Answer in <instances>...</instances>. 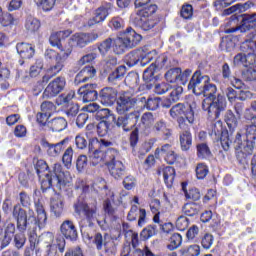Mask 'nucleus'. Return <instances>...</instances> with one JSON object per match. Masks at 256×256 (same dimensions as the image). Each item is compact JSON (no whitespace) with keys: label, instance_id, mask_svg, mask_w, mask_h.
I'll return each mask as SVG.
<instances>
[{"label":"nucleus","instance_id":"f257e3e1","mask_svg":"<svg viewBox=\"0 0 256 256\" xmlns=\"http://www.w3.org/2000/svg\"><path fill=\"white\" fill-rule=\"evenodd\" d=\"M19 202L15 204L12 209V217L16 221V227L18 231H27L31 225L35 227H39V229H43L47 225V212H45V208L41 202H36V213L37 217H35V212L33 210H29L27 214V210L24 208L31 207V196L27 194V192L22 191L18 196Z\"/></svg>","mask_w":256,"mask_h":256},{"label":"nucleus","instance_id":"f03ea898","mask_svg":"<svg viewBox=\"0 0 256 256\" xmlns=\"http://www.w3.org/2000/svg\"><path fill=\"white\" fill-rule=\"evenodd\" d=\"M35 170L41 182L43 191L53 189L54 191H62L67 187V178L61 164L56 163L53 170L49 171V165L45 160H38L35 164Z\"/></svg>","mask_w":256,"mask_h":256},{"label":"nucleus","instance_id":"7ed1b4c3","mask_svg":"<svg viewBox=\"0 0 256 256\" xmlns=\"http://www.w3.org/2000/svg\"><path fill=\"white\" fill-rule=\"evenodd\" d=\"M116 111L118 118L111 113L107 108L99 109L96 113V119L108 121V123H115L116 127L124 131H129V93L121 92L117 99Z\"/></svg>","mask_w":256,"mask_h":256},{"label":"nucleus","instance_id":"20e7f679","mask_svg":"<svg viewBox=\"0 0 256 256\" xmlns=\"http://www.w3.org/2000/svg\"><path fill=\"white\" fill-rule=\"evenodd\" d=\"M201 95L206 97L202 101L203 111H207L208 119L210 121H216L227 107L225 97L221 94L217 95V85L211 83V80L204 84Z\"/></svg>","mask_w":256,"mask_h":256},{"label":"nucleus","instance_id":"39448f33","mask_svg":"<svg viewBox=\"0 0 256 256\" xmlns=\"http://www.w3.org/2000/svg\"><path fill=\"white\" fill-rule=\"evenodd\" d=\"M113 48L116 55H123L129 47V27L125 31L118 33L117 38H107L102 41L98 46V50L101 55H107L109 51Z\"/></svg>","mask_w":256,"mask_h":256},{"label":"nucleus","instance_id":"423d86ee","mask_svg":"<svg viewBox=\"0 0 256 256\" xmlns=\"http://www.w3.org/2000/svg\"><path fill=\"white\" fill-rule=\"evenodd\" d=\"M139 57H142L140 62L142 67H145L147 63H151V61L155 59V62H153L152 65H154L156 71L163 69L165 63H167V56L164 54L157 56V51L155 50H152L145 55L141 54V50H134L130 52L129 67H135L140 61Z\"/></svg>","mask_w":256,"mask_h":256},{"label":"nucleus","instance_id":"0eeeda50","mask_svg":"<svg viewBox=\"0 0 256 256\" xmlns=\"http://www.w3.org/2000/svg\"><path fill=\"white\" fill-rule=\"evenodd\" d=\"M170 117L177 119L180 129H185V122L188 121L190 125L195 123V112L191 104L178 103L169 110Z\"/></svg>","mask_w":256,"mask_h":256},{"label":"nucleus","instance_id":"6e6552de","mask_svg":"<svg viewBox=\"0 0 256 256\" xmlns=\"http://www.w3.org/2000/svg\"><path fill=\"white\" fill-rule=\"evenodd\" d=\"M74 211L77 215H81V213H83L88 223V227H93V224L97 221L99 227H101V229H105V221L97 220V200H94L93 204H87L78 200L74 204Z\"/></svg>","mask_w":256,"mask_h":256},{"label":"nucleus","instance_id":"1a4fd4ad","mask_svg":"<svg viewBox=\"0 0 256 256\" xmlns=\"http://www.w3.org/2000/svg\"><path fill=\"white\" fill-rule=\"evenodd\" d=\"M256 140V125H250L246 127V143L241 142V133L236 135L235 143H237L240 151L244 155H251L253 153V145Z\"/></svg>","mask_w":256,"mask_h":256},{"label":"nucleus","instance_id":"9d476101","mask_svg":"<svg viewBox=\"0 0 256 256\" xmlns=\"http://www.w3.org/2000/svg\"><path fill=\"white\" fill-rule=\"evenodd\" d=\"M155 13H157V5H150L146 9L137 11L139 25L144 31H151L157 25V20L153 19Z\"/></svg>","mask_w":256,"mask_h":256},{"label":"nucleus","instance_id":"9b49d317","mask_svg":"<svg viewBox=\"0 0 256 256\" xmlns=\"http://www.w3.org/2000/svg\"><path fill=\"white\" fill-rule=\"evenodd\" d=\"M90 152V159L92 165L95 167L99 165V163H105L107 165L108 161L110 159H115L117 157L118 153L117 150L114 148H108L107 150H100V149H94L89 150Z\"/></svg>","mask_w":256,"mask_h":256},{"label":"nucleus","instance_id":"f8f14e48","mask_svg":"<svg viewBox=\"0 0 256 256\" xmlns=\"http://www.w3.org/2000/svg\"><path fill=\"white\" fill-rule=\"evenodd\" d=\"M67 85V80L63 76H58L52 80L43 92V99H52V97H57L59 93L64 91Z\"/></svg>","mask_w":256,"mask_h":256},{"label":"nucleus","instance_id":"ddd939ff","mask_svg":"<svg viewBox=\"0 0 256 256\" xmlns=\"http://www.w3.org/2000/svg\"><path fill=\"white\" fill-rule=\"evenodd\" d=\"M107 234H101V233H96L94 235L93 243L97 249V251H103L106 253L108 256H115V253H117V248H115V245L113 243L109 244L107 242Z\"/></svg>","mask_w":256,"mask_h":256},{"label":"nucleus","instance_id":"4468645a","mask_svg":"<svg viewBox=\"0 0 256 256\" xmlns=\"http://www.w3.org/2000/svg\"><path fill=\"white\" fill-rule=\"evenodd\" d=\"M208 81H211L209 76L201 74V71H196L188 84V89L195 95H201V92Z\"/></svg>","mask_w":256,"mask_h":256},{"label":"nucleus","instance_id":"2eb2a0df","mask_svg":"<svg viewBox=\"0 0 256 256\" xmlns=\"http://www.w3.org/2000/svg\"><path fill=\"white\" fill-rule=\"evenodd\" d=\"M60 231L63 237L68 241H77V239H79V232L73 220H64L60 225Z\"/></svg>","mask_w":256,"mask_h":256},{"label":"nucleus","instance_id":"dca6fc26","mask_svg":"<svg viewBox=\"0 0 256 256\" xmlns=\"http://www.w3.org/2000/svg\"><path fill=\"white\" fill-rule=\"evenodd\" d=\"M97 39H99V34L95 32L76 33L72 36L73 43H75L76 47H79V49L87 47V45L97 41Z\"/></svg>","mask_w":256,"mask_h":256},{"label":"nucleus","instance_id":"f3484780","mask_svg":"<svg viewBox=\"0 0 256 256\" xmlns=\"http://www.w3.org/2000/svg\"><path fill=\"white\" fill-rule=\"evenodd\" d=\"M78 95H80L84 103L97 101V97H99V93L97 92V84H85L78 89Z\"/></svg>","mask_w":256,"mask_h":256},{"label":"nucleus","instance_id":"a211bd4d","mask_svg":"<svg viewBox=\"0 0 256 256\" xmlns=\"http://www.w3.org/2000/svg\"><path fill=\"white\" fill-rule=\"evenodd\" d=\"M16 51L19 57H21V59L18 61L19 65H25V60L33 59V56L35 55V47L25 42L17 43Z\"/></svg>","mask_w":256,"mask_h":256},{"label":"nucleus","instance_id":"6ab92c4d","mask_svg":"<svg viewBox=\"0 0 256 256\" xmlns=\"http://www.w3.org/2000/svg\"><path fill=\"white\" fill-rule=\"evenodd\" d=\"M69 35H71L70 30L54 32L51 34V36L49 38V42L52 45V47H57V49H59V51L73 49L71 47H67V46L63 45V41H65V39H67V37H69Z\"/></svg>","mask_w":256,"mask_h":256},{"label":"nucleus","instance_id":"aec40b11","mask_svg":"<svg viewBox=\"0 0 256 256\" xmlns=\"http://www.w3.org/2000/svg\"><path fill=\"white\" fill-rule=\"evenodd\" d=\"M130 107H134V105H137L138 103H145L144 107L148 109V111H156V109H159V105L161 103V98L154 97V98H130Z\"/></svg>","mask_w":256,"mask_h":256},{"label":"nucleus","instance_id":"412c9836","mask_svg":"<svg viewBox=\"0 0 256 256\" xmlns=\"http://www.w3.org/2000/svg\"><path fill=\"white\" fill-rule=\"evenodd\" d=\"M50 211L54 214V217L60 218L63 216V211H65V200L60 194H56L50 200Z\"/></svg>","mask_w":256,"mask_h":256},{"label":"nucleus","instance_id":"4be33fe9","mask_svg":"<svg viewBox=\"0 0 256 256\" xmlns=\"http://www.w3.org/2000/svg\"><path fill=\"white\" fill-rule=\"evenodd\" d=\"M109 11H111V4L109 3L97 8L95 16L88 21L89 27H93V25H97V23H103V21L109 17Z\"/></svg>","mask_w":256,"mask_h":256},{"label":"nucleus","instance_id":"5701e85b","mask_svg":"<svg viewBox=\"0 0 256 256\" xmlns=\"http://www.w3.org/2000/svg\"><path fill=\"white\" fill-rule=\"evenodd\" d=\"M106 165L114 179H121L125 175V166L122 161L115 160L114 158L110 159Z\"/></svg>","mask_w":256,"mask_h":256},{"label":"nucleus","instance_id":"b1692460","mask_svg":"<svg viewBox=\"0 0 256 256\" xmlns=\"http://www.w3.org/2000/svg\"><path fill=\"white\" fill-rule=\"evenodd\" d=\"M155 155H162L168 165H173V163L177 161V155L175 154L171 144H165L161 147V149H156Z\"/></svg>","mask_w":256,"mask_h":256},{"label":"nucleus","instance_id":"393cba45","mask_svg":"<svg viewBox=\"0 0 256 256\" xmlns=\"http://www.w3.org/2000/svg\"><path fill=\"white\" fill-rule=\"evenodd\" d=\"M103 105H113L117 101V90L111 87L103 88L99 93Z\"/></svg>","mask_w":256,"mask_h":256},{"label":"nucleus","instance_id":"a878e982","mask_svg":"<svg viewBox=\"0 0 256 256\" xmlns=\"http://www.w3.org/2000/svg\"><path fill=\"white\" fill-rule=\"evenodd\" d=\"M64 61L65 60H56V63L46 70L45 75L42 77V83H49V80L59 75V73L63 71V67H65Z\"/></svg>","mask_w":256,"mask_h":256},{"label":"nucleus","instance_id":"bb28decb","mask_svg":"<svg viewBox=\"0 0 256 256\" xmlns=\"http://www.w3.org/2000/svg\"><path fill=\"white\" fill-rule=\"evenodd\" d=\"M239 19L242 21V27H245L246 29H253L256 27V13L251 15L244 14L243 16L232 15L230 17L231 23H235V21H239Z\"/></svg>","mask_w":256,"mask_h":256},{"label":"nucleus","instance_id":"cd10ccee","mask_svg":"<svg viewBox=\"0 0 256 256\" xmlns=\"http://www.w3.org/2000/svg\"><path fill=\"white\" fill-rule=\"evenodd\" d=\"M71 53H73V49L60 50V52H57L53 49H47L44 55L46 59H55V61H67Z\"/></svg>","mask_w":256,"mask_h":256},{"label":"nucleus","instance_id":"c85d7f7f","mask_svg":"<svg viewBox=\"0 0 256 256\" xmlns=\"http://www.w3.org/2000/svg\"><path fill=\"white\" fill-rule=\"evenodd\" d=\"M157 174L163 175L164 183L167 187L173 185V181H175V168L171 166H161L158 168Z\"/></svg>","mask_w":256,"mask_h":256},{"label":"nucleus","instance_id":"c756f323","mask_svg":"<svg viewBox=\"0 0 256 256\" xmlns=\"http://www.w3.org/2000/svg\"><path fill=\"white\" fill-rule=\"evenodd\" d=\"M13 237H15V224L10 222L4 228V236L2 237V241H1V250L11 245V241H13Z\"/></svg>","mask_w":256,"mask_h":256},{"label":"nucleus","instance_id":"7c9ffc66","mask_svg":"<svg viewBox=\"0 0 256 256\" xmlns=\"http://www.w3.org/2000/svg\"><path fill=\"white\" fill-rule=\"evenodd\" d=\"M48 129L50 131H53L54 133H59L61 131H64V129H67V120L63 117H57L53 118L48 121L47 123Z\"/></svg>","mask_w":256,"mask_h":256},{"label":"nucleus","instance_id":"2f4dec72","mask_svg":"<svg viewBox=\"0 0 256 256\" xmlns=\"http://www.w3.org/2000/svg\"><path fill=\"white\" fill-rule=\"evenodd\" d=\"M180 147L182 151H189L193 145V135L189 130H184L179 134Z\"/></svg>","mask_w":256,"mask_h":256},{"label":"nucleus","instance_id":"473e14b6","mask_svg":"<svg viewBox=\"0 0 256 256\" xmlns=\"http://www.w3.org/2000/svg\"><path fill=\"white\" fill-rule=\"evenodd\" d=\"M125 73H127V67L125 65L118 66L115 71L109 74L108 83H112V85H117V82L121 81V79L125 77Z\"/></svg>","mask_w":256,"mask_h":256},{"label":"nucleus","instance_id":"72a5a7b5","mask_svg":"<svg viewBox=\"0 0 256 256\" xmlns=\"http://www.w3.org/2000/svg\"><path fill=\"white\" fill-rule=\"evenodd\" d=\"M95 145L98 146V149H100V151H105V149L113 147V142L105 139L98 140L97 138H93L89 141V150L93 151V149H95Z\"/></svg>","mask_w":256,"mask_h":256},{"label":"nucleus","instance_id":"f704fd0d","mask_svg":"<svg viewBox=\"0 0 256 256\" xmlns=\"http://www.w3.org/2000/svg\"><path fill=\"white\" fill-rule=\"evenodd\" d=\"M41 27V22L29 15L26 18V22H25V29L28 30L29 33H35V31H39V28Z\"/></svg>","mask_w":256,"mask_h":256},{"label":"nucleus","instance_id":"c9c22d12","mask_svg":"<svg viewBox=\"0 0 256 256\" xmlns=\"http://www.w3.org/2000/svg\"><path fill=\"white\" fill-rule=\"evenodd\" d=\"M253 7V2L248 1L245 2L244 4H236L234 6H231L230 8L225 10L226 15H230V13H243L247 11L248 9H251Z\"/></svg>","mask_w":256,"mask_h":256},{"label":"nucleus","instance_id":"e433bc0d","mask_svg":"<svg viewBox=\"0 0 256 256\" xmlns=\"http://www.w3.org/2000/svg\"><path fill=\"white\" fill-rule=\"evenodd\" d=\"M181 243H183V236L179 233H174L169 239L167 249H169V251H175V249H179V247H181Z\"/></svg>","mask_w":256,"mask_h":256},{"label":"nucleus","instance_id":"4c0bfd02","mask_svg":"<svg viewBox=\"0 0 256 256\" xmlns=\"http://www.w3.org/2000/svg\"><path fill=\"white\" fill-rule=\"evenodd\" d=\"M196 149L197 157L199 159H209V157H211V149H209V145H207V143L197 144Z\"/></svg>","mask_w":256,"mask_h":256},{"label":"nucleus","instance_id":"58836bf2","mask_svg":"<svg viewBox=\"0 0 256 256\" xmlns=\"http://www.w3.org/2000/svg\"><path fill=\"white\" fill-rule=\"evenodd\" d=\"M180 254L183 256H199L201 255V247L199 245H190L180 249Z\"/></svg>","mask_w":256,"mask_h":256},{"label":"nucleus","instance_id":"ea45409f","mask_svg":"<svg viewBox=\"0 0 256 256\" xmlns=\"http://www.w3.org/2000/svg\"><path fill=\"white\" fill-rule=\"evenodd\" d=\"M225 122H226V125L229 127L230 131H235V129H237V125L239 123V121L235 117V114L231 110H228L226 112Z\"/></svg>","mask_w":256,"mask_h":256},{"label":"nucleus","instance_id":"a19ab883","mask_svg":"<svg viewBox=\"0 0 256 256\" xmlns=\"http://www.w3.org/2000/svg\"><path fill=\"white\" fill-rule=\"evenodd\" d=\"M179 75H181V68H172L165 74V79L168 83H179Z\"/></svg>","mask_w":256,"mask_h":256},{"label":"nucleus","instance_id":"79ce46f5","mask_svg":"<svg viewBox=\"0 0 256 256\" xmlns=\"http://www.w3.org/2000/svg\"><path fill=\"white\" fill-rule=\"evenodd\" d=\"M200 206L197 203H186L182 211L185 215L188 217H194V215H197L199 213Z\"/></svg>","mask_w":256,"mask_h":256},{"label":"nucleus","instance_id":"37998d69","mask_svg":"<svg viewBox=\"0 0 256 256\" xmlns=\"http://www.w3.org/2000/svg\"><path fill=\"white\" fill-rule=\"evenodd\" d=\"M153 130L156 131V133H164L167 137H171V129L167 128V122L163 119L154 124Z\"/></svg>","mask_w":256,"mask_h":256},{"label":"nucleus","instance_id":"c03bdc74","mask_svg":"<svg viewBox=\"0 0 256 256\" xmlns=\"http://www.w3.org/2000/svg\"><path fill=\"white\" fill-rule=\"evenodd\" d=\"M131 244L134 250L133 255L134 256H145V251L141 250L139 247V234L132 232L131 236Z\"/></svg>","mask_w":256,"mask_h":256},{"label":"nucleus","instance_id":"a18cd8bd","mask_svg":"<svg viewBox=\"0 0 256 256\" xmlns=\"http://www.w3.org/2000/svg\"><path fill=\"white\" fill-rule=\"evenodd\" d=\"M104 211L105 213H107L110 217H112V224L115 225V221H117L118 217L116 215L117 210H115V208H113V206L111 205V200L106 199L104 201Z\"/></svg>","mask_w":256,"mask_h":256},{"label":"nucleus","instance_id":"49530a36","mask_svg":"<svg viewBox=\"0 0 256 256\" xmlns=\"http://www.w3.org/2000/svg\"><path fill=\"white\" fill-rule=\"evenodd\" d=\"M41 239H42V246L48 247L50 249H57L55 244H53V241H55V236L53 235V233L48 232L46 234H43Z\"/></svg>","mask_w":256,"mask_h":256},{"label":"nucleus","instance_id":"de8ad7c7","mask_svg":"<svg viewBox=\"0 0 256 256\" xmlns=\"http://www.w3.org/2000/svg\"><path fill=\"white\" fill-rule=\"evenodd\" d=\"M55 255H57V248H49L47 246L41 245V247L36 250V256H55Z\"/></svg>","mask_w":256,"mask_h":256},{"label":"nucleus","instance_id":"09e8293b","mask_svg":"<svg viewBox=\"0 0 256 256\" xmlns=\"http://www.w3.org/2000/svg\"><path fill=\"white\" fill-rule=\"evenodd\" d=\"M220 49L229 53L235 49V42L229 37L223 38L220 43Z\"/></svg>","mask_w":256,"mask_h":256},{"label":"nucleus","instance_id":"8fccbe9b","mask_svg":"<svg viewBox=\"0 0 256 256\" xmlns=\"http://www.w3.org/2000/svg\"><path fill=\"white\" fill-rule=\"evenodd\" d=\"M223 133H227V131L223 130V122L221 120L216 121L212 124V133L211 135H215V139H219Z\"/></svg>","mask_w":256,"mask_h":256},{"label":"nucleus","instance_id":"3c124183","mask_svg":"<svg viewBox=\"0 0 256 256\" xmlns=\"http://www.w3.org/2000/svg\"><path fill=\"white\" fill-rule=\"evenodd\" d=\"M113 122H108L107 120H102L97 124V133L100 137H105L109 131V127Z\"/></svg>","mask_w":256,"mask_h":256},{"label":"nucleus","instance_id":"603ef678","mask_svg":"<svg viewBox=\"0 0 256 256\" xmlns=\"http://www.w3.org/2000/svg\"><path fill=\"white\" fill-rule=\"evenodd\" d=\"M155 73H157V70L155 69V65L151 64L143 73L144 81H146V83L154 81Z\"/></svg>","mask_w":256,"mask_h":256},{"label":"nucleus","instance_id":"864d4df0","mask_svg":"<svg viewBox=\"0 0 256 256\" xmlns=\"http://www.w3.org/2000/svg\"><path fill=\"white\" fill-rule=\"evenodd\" d=\"M23 233H25V231H20V233L14 235V246L16 247V249H23V247L25 246L27 238Z\"/></svg>","mask_w":256,"mask_h":256},{"label":"nucleus","instance_id":"5fc2aeb1","mask_svg":"<svg viewBox=\"0 0 256 256\" xmlns=\"http://www.w3.org/2000/svg\"><path fill=\"white\" fill-rule=\"evenodd\" d=\"M62 162L65 165V167L69 168L71 167V163H73V148L68 147L63 156H62Z\"/></svg>","mask_w":256,"mask_h":256},{"label":"nucleus","instance_id":"6e6d98bb","mask_svg":"<svg viewBox=\"0 0 256 256\" xmlns=\"http://www.w3.org/2000/svg\"><path fill=\"white\" fill-rule=\"evenodd\" d=\"M75 98V91L71 90L67 94H61L58 97V101H60V105H71V101Z\"/></svg>","mask_w":256,"mask_h":256},{"label":"nucleus","instance_id":"4d7b16f0","mask_svg":"<svg viewBox=\"0 0 256 256\" xmlns=\"http://www.w3.org/2000/svg\"><path fill=\"white\" fill-rule=\"evenodd\" d=\"M49 117H51V113L38 112L36 115V121L41 127H47Z\"/></svg>","mask_w":256,"mask_h":256},{"label":"nucleus","instance_id":"13d9d810","mask_svg":"<svg viewBox=\"0 0 256 256\" xmlns=\"http://www.w3.org/2000/svg\"><path fill=\"white\" fill-rule=\"evenodd\" d=\"M43 69V60H36L35 64L30 67V77H37Z\"/></svg>","mask_w":256,"mask_h":256},{"label":"nucleus","instance_id":"bf43d9fd","mask_svg":"<svg viewBox=\"0 0 256 256\" xmlns=\"http://www.w3.org/2000/svg\"><path fill=\"white\" fill-rule=\"evenodd\" d=\"M209 174V168L207 165L200 163L196 167V177L197 179H204Z\"/></svg>","mask_w":256,"mask_h":256},{"label":"nucleus","instance_id":"052dcab7","mask_svg":"<svg viewBox=\"0 0 256 256\" xmlns=\"http://www.w3.org/2000/svg\"><path fill=\"white\" fill-rule=\"evenodd\" d=\"M81 72L84 75V78L86 81H89V79H93V77H95V75H97V70L95 69V67H93L91 65L85 66L81 70Z\"/></svg>","mask_w":256,"mask_h":256},{"label":"nucleus","instance_id":"680f3d73","mask_svg":"<svg viewBox=\"0 0 256 256\" xmlns=\"http://www.w3.org/2000/svg\"><path fill=\"white\" fill-rule=\"evenodd\" d=\"M65 113L67 117H69V119H73V117H77V113H79V104L77 103L68 104Z\"/></svg>","mask_w":256,"mask_h":256},{"label":"nucleus","instance_id":"e2e57ef3","mask_svg":"<svg viewBox=\"0 0 256 256\" xmlns=\"http://www.w3.org/2000/svg\"><path fill=\"white\" fill-rule=\"evenodd\" d=\"M180 15L182 19H191L193 17V6L191 4L183 5Z\"/></svg>","mask_w":256,"mask_h":256},{"label":"nucleus","instance_id":"0e129e2a","mask_svg":"<svg viewBox=\"0 0 256 256\" xmlns=\"http://www.w3.org/2000/svg\"><path fill=\"white\" fill-rule=\"evenodd\" d=\"M169 89H171V85L168 83H157L154 87V93H156V95H165Z\"/></svg>","mask_w":256,"mask_h":256},{"label":"nucleus","instance_id":"69168bd1","mask_svg":"<svg viewBox=\"0 0 256 256\" xmlns=\"http://www.w3.org/2000/svg\"><path fill=\"white\" fill-rule=\"evenodd\" d=\"M129 35H130V38H129V43L130 44V47H136V45H139V43H141V35L140 34H137L135 32V30L133 29H129Z\"/></svg>","mask_w":256,"mask_h":256},{"label":"nucleus","instance_id":"338daca9","mask_svg":"<svg viewBox=\"0 0 256 256\" xmlns=\"http://www.w3.org/2000/svg\"><path fill=\"white\" fill-rule=\"evenodd\" d=\"M154 235H155V227L151 225L144 228L140 233V237L144 241H146L147 239H151V237H153Z\"/></svg>","mask_w":256,"mask_h":256},{"label":"nucleus","instance_id":"774afa93","mask_svg":"<svg viewBox=\"0 0 256 256\" xmlns=\"http://www.w3.org/2000/svg\"><path fill=\"white\" fill-rule=\"evenodd\" d=\"M242 77L244 81H256V70L249 67L242 72Z\"/></svg>","mask_w":256,"mask_h":256}]
</instances>
